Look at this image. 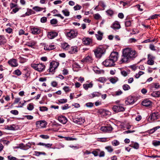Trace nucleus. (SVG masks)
<instances>
[{"instance_id": "obj_1", "label": "nucleus", "mask_w": 160, "mask_h": 160, "mask_svg": "<svg viewBox=\"0 0 160 160\" xmlns=\"http://www.w3.org/2000/svg\"><path fill=\"white\" fill-rule=\"evenodd\" d=\"M138 56L137 52L134 49L130 48L123 49L120 62L121 63H127L133 60Z\"/></svg>"}, {"instance_id": "obj_2", "label": "nucleus", "mask_w": 160, "mask_h": 160, "mask_svg": "<svg viewBox=\"0 0 160 160\" xmlns=\"http://www.w3.org/2000/svg\"><path fill=\"white\" fill-rule=\"evenodd\" d=\"M93 51L96 57L97 58H100L104 53L105 50L102 46H100L97 48Z\"/></svg>"}, {"instance_id": "obj_3", "label": "nucleus", "mask_w": 160, "mask_h": 160, "mask_svg": "<svg viewBox=\"0 0 160 160\" xmlns=\"http://www.w3.org/2000/svg\"><path fill=\"white\" fill-rule=\"evenodd\" d=\"M31 67L34 69L40 72H42L45 69V65L42 63L32 64Z\"/></svg>"}, {"instance_id": "obj_4", "label": "nucleus", "mask_w": 160, "mask_h": 160, "mask_svg": "<svg viewBox=\"0 0 160 160\" xmlns=\"http://www.w3.org/2000/svg\"><path fill=\"white\" fill-rule=\"evenodd\" d=\"M78 32L76 30H71L66 32V36L69 39L76 38Z\"/></svg>"}, {"instance_id": "obj_5", "label": "nucleus", "mask_w": 160, "mask_h": 160, "mask_svg": "<svg viewBox=\"0 0 160 160\" xmlns=\"http://www.w3.org/2000/svg\"><path fill=\"white\" fill-rule=\"evenodd\" d=\"M159 117V113L158 112H153L150 114L149 117L148 118V120L149 121L150 120L153 121L158 119Z\"/></svg>"}, {"instance_id": "obj_6", "label": "nucleus", "mask_w": 160, "mask_h": 160, "mask_svg": "<svg viewBox=\"0 0 160 160\" xmlns=\"http://www.w3.org/2000/svg\"><path fill=\"white\" fill-rule=\"evenodd\" d=\"M118 52H112L111 53L109 58L115 63L118 60Z\"/></svg>"}, {"instance_id": "obj_7", "label": "nucleus", "mask_w": 160, "mask_h": 160, "mask_svg": "<svg viewBox=\"0 0 160 160\" xmlns=\"http://www.w3.org/2000/svg\"><path fill=\"white\" fill-rule=\"evenodd\" d=\"M103 64L106 67H111L113 66L115 63L109 58L107 59L102 62Z\"/></svg>"}, {"instance_id": "obj_8", "label": "nucleus", "mask_w": 160, "mask_h": 160, "mask_svg": "<svg viewBox=\"0 0 160 160\" xmlns=\"http://www.w3.org/2000/svg\"><path fill=\"white\" fill-rule=\"evenodd\" d=\"M112 109L114 112L117 113L120 112H123L125 110V108L121 105L114 106Z\"/></svg>"}, {"instance_id": "obj_9", "label": "nucleus", "mask_w": 160, "mask_h": 160, "mask_svg": "<svg viewBox=\"0 0 160 160\" xmlns=\"http://www.w3.org/2000/svg\"><path fill=\"white\" fill-rule=\"evenodd\" d=\"M31 31L33 34H37L40 33L41 30L40 28L34 27L31 28Z\"/></svg>"}, {"instance_id": "obj_10", "label": "nucleus", "mask_w": 160, "mask_h": 160, "mask_svg": "<svg viewBox=\"0 0 160 160\" xmlns=\"http://www.w3.org/2000/svg\"><path fill=\"white\" fill-rule=\"evenodd\" d=\"M135 98L132 96L129 97L125 101L126 104L127 105L132 104L135 102Z\"/></svg>"}, {"instance_id": "obj_11", "label": "nucleus", "mask_w": 160, "mask_h": 160, "mask_svg": "<svg viewBox=\"0 0 160 160\" xmlns=\"http://www.w3.org/2000/svg\"><path fill=\"white\" fill-rule=\"evenodd\" d=\"M58 120L60 122L63 124H66L67 121V118L61 115L58 117Z\"/></svg>"}, {"instance_id": "obj_12", "label": "nucleus", "mask_w": 160, "mask_h": 160, "mask_svg": "<svg viewBox=\"0 0 160 160\" xmlns=\"http://www.w3.org/2000/svg\"><path fill=\"white\" fill-rule=\"evenodd\" d=\"M99 112L104 116H109L111 114L110 112L103 109L99 110Z\"/></svg>"}, {"instance_id": "obj_13", "label": "nucleus", "mask_w": 160, "mask_h": 160, "mask_svg": "<svg viewBox=\"0 0 160 160\" xmlns=\"http://www.w3.org/2000/svg\"><path fill=\"white\" fill-rule=\"evenodd\" d=\"M112 128L111 126H104L101 127V130L104 132H109L111 131L112 130Z\"/></svg>"}, {"instance_id": "obj_14", "label": "nucleus", "mask_w": 160, "mask_h": 160, "mask_svg": "<svg viewBox=\"0 0 160 160\" xmlns=\"http://www.w3.org/2000/svg\"><path fill=\"white\" fill-rule=\"evenodd\" d=\"M73 122L78 124H82L84 122V120L81 117L75 118L73 119Z\"/></svg>"}, {"instance_id": "obj_15", "label": "nucleus", "mask_w": 160, "mask_h": 160, "mask_svg": "<svg viewBox=\"0 0 160 160\" xmlns=\"http://www.w3.org/2000/svg\"><path fill=\"white\" fill-rule=\"evenodd\" d=\"M55 48V45L53 44H49L44 46V49L45 50H51Z\"/></svg>"}, {"instance_id": "obj_16", "label": "nucleus", "mask_w": 160, "mask_h": 160, "mask_svg": "<svg viewBox=\"0 0 160 160\" xmlns=\"http://www.w3.org/2000/svg\"><path fill=\"white\" fill-rule=\"evenodd\" d=\"M8 63L11 66L13 67H17L18 65L17 61L15 59H13L9 60L8 61Z\"/></svg>"}, {"instance_id": "obj_17", "label": "nucleus", "mask_w": 160, "mask_h": 160, "mask_svg": "<svg viewBox=\"0 0 160 160\" xmlns=\"http://www.w3.org/2000/svg\"><path fill=\"white\" fill-rule=\"evenodd\" d=\"M92 57L90 56H88L81 60L82 62H92Z\"/></svg>"}, {"instance_id": "obj_18", "label": "nucleus", "mask_w": 160, "mask_h": 160, "mask_svg": "<svg viewBox=\"0 0 160 160\" xmlns=\"http://www.w3.org/2000/svg\"><path fill=\"white\" fill-rule=\"evenodd\" d=\"M58 35V33L55 32H48V37L50 39H52L56 37Z\"/></svg>"}, {"instance_id": "obj_19", "label": "nucleus", "mask_w": 160, "mask_h": 160, "mask_svg": "<svg viewBox=\"0 0 160 160\" xmlns=\"http://www.w3.org/2000/svg\"><path fill=\"white\" fill-rule=\"evenodd\" d=\"M153 57L150 54L148 55V60L147 64L148 65H152L154 64V61L153 60Z\"/></svg>"}, {"instance_id": "obj_20", "label": "nucleus", "mask_w": 160, "mask_h": 160, "mask_svg": "<svg viewBox=\"0 0 160 160\" xmlns=\"http://www.w3.org/2000/svg\"><path fill=\"white\" fill-rule=\"evenodd\" d=\"M78 47L76 46L72 47L68 51L69 53L72 54L75 53L78 51Z\"/></svg>"}, {"instance_id": "obj_21", "label": "nucleus", "mask_w": 160, "mask_h": 160, "mask_svg": "<svg viewBox=\"0 0 160 160\" xmlns=\"http://www.w3.org/2000/svg\"><path fill=\"white\" fill-rule=\"evenodd\" d=\"M36 124L40 126L41 128H44L46 126L47 123L45 121H38L36 122Z\"/></svg>"}, {"instance_id": "obj_22", "label": "nucleus", "mask_w": 160, "mask_h": 160, "mask_svg": "<svg viewBox=\"0 0 160 160\" xmlns=\"http://www.w3.org/2000/svg\"><path fill=\"white\" fill-rule=\"evenodd\" d=\"M83 43L85 45H88L92 42V40L89 38H84L82 39Z\"/></svg>"}, {"instance_id": "obj_23", "label": "nucleus", "mask_w": 160, "mask_h": 160, "mask_svg": "<svg viewBox=\"0 0 160 160\" xmlns=\"http://www.w3.org/2000/svg\"><path fill=\"white\" fill-rule=\"evenodd\" d=\"M142 105L146 107H148L151 105V102L148 99L144 100L142 101Z\"/></svg>"}, {"instance_id": "obj_24", "label": "nucleus", "mask_w": 160, "mask_h": 160, "mask_svg": "<svg viewBox=\"0 0 160 160\" xmlns=\"http://www.w3.org/2000/svg\"><path fill=\"white\" fill-rule=\"evenodd\" d=\"M112 27L113 29L116 30L120 28L121 26L118 22H115L113 23Z\"/></svg>"}, {"instance_id": "obj_25", "label": "nucleus", "mask_w": 160, "mask_h": 160, "mask_svg": "<svg viewBox=\"0 0 160 160\" xmlns=\"http://www.w3.org/2000/svg\"><path fill=\"white\" fill-rule=\"evenodd\" d=\"M16 126L14 124L6 126L5 128L6 129L10 130H14L15 129Z\"/></svg>"}, {"instance_id": "obj_26", "label": "nucleus", "mask_w": 160, "mask_h": 160, "mask_svg": "<svg viewBox=\"0 0 160 160\" xmlns=\"http://www.w3.org/2000/svg\"><path fill=\"white\" fill-rule=\"evenodd\" d=\"M160 86V85L158 83H152L150 85V89L151 90H153L154 88L157 89L159 88Z\"/></svg>"}, {"instance_id": "obj_27", "label": "nucleus", "mask_w": 160, "mask_h": 160, "mask_svg": "<svg viewBox=\"0 0 160 160\" xmlns=\"http://www.w3.org/2000/svg\"><path fill=\"white\" fill-rule=\"evenodd\" d=\"M59 65V63L58 62L53 61H52L50 64V65L56 69Z\"/></svg>"}, {"instance_id": "obj_28", "label": "nucleus", "mask_w": 160, "mask_h": 160, "mask_svg": "<svg viewBox=\"0 0 160 160\" xmlns=\"http://www.w3.org/2000/svg\"><path fill=\"white\" fill-rule=\"evenodd\" d=\"M98 34H96V37L98 40H101L102 39L103 33L100 31L98 32Z\"/></svg>"}, {"instance_id": "obj_29", "label": "nucleus", "mask_w": 160, "mask_h": 160, "mask_svg": "<svg viewBox=\"0 0 160 160\" xmlns=\"http://www.w3.org/2000/svg\"><path fill=\"white\" fill-rule=\"evenodd\" d=\"M62 48L65 50H68L70 46L67 43H64L61 44Z\"/></svg>"}, {"instance_id": "obj_30", "label": "nucleus", "mask_w": 160, "mask_h": 160, "mask_svg": "<svg viewBox=\"0 0 160 160\" xmlns=\"http://www.w3.org/2000/svg\"><path fill=\"white\" fill-rule=\"evenodd\" d=\"M15 148H20L23 150H27L28 149V148H26V146L22 143L19 144L17 146L15 147Z\"/></svg>"}, {"instance_id": "obj_31", "label": "nucleus", "mask_w": 160, "mask_h": 160, "mask_svg": "<svg viewBox=\"0 0 160 160\" xmlns=\"http://www.w3.org/2000/svg\"><path fill=\"white\" fill-rule=\"evenodd\" d=\"M152 96L155 97L160 96V91L153 92L151 94Z\"/></svg>"}, {"instance_id": "obj_32", "label": "nucleus", "mask_w": 160, "mask_h": 160, "mask_svg": "<svg viewBox=\"0 0 160 160\" xmlns=\"http://www.w3.org/2000/svg\"><path fill=\"white\" fill-rule=\"evenodd\" d=\"M92 86L93 84L92 83V82L89 84H85L83 85V88L86 90L88 89V88L92 87Z\"/></svg>"}, {"instance_id": "obj_33", "label": "nucleus", "mask_w": 160, "mask_h": 160, "mask_svg": "<svg viewBox=\"0 0 160 160\" xmlns=\"http://www.w3.org/2000/svg\"><path fill=\"white\" fill-rule=\"evenodd\" d=\"M36 43V42L35 41L32 40L30 42H27L26 45L28 47H32L33 46H34Z\"/></svg>"}, {"instance_id": "obj_34", "label": "nucleus", "mask_w": 160, "mask_h": 160, "mask_svg": "<svg viewBox=\"0 0 160 160\" xmlns=\"http://www.w3.org/2000/svg\"><path fill=\"white\" fill-rule=\"evenodd\" d=\"M6 40L3 36L0 35V44H3L6 42Z\"/></svg>"}, {"instance_id": "obj_35", "label": "nucleus", "mask_w": 160, "mask_h": 160, "mask_svg": "<svg viewBox=\"0 0 160 160\" xmlns=\"http://www.w3.org/2000/svg\"><path fill=\"white\" fill-rule=\"evenodd\" d=\"M92 96H91V97L93 98L94 97H98L101 95V94L98 92H94L91 94Z\"/></svg>"}, {"instance_id": "obj_36", "label": "nucleus", "mask_w": 160, "mask_h": 160, "mask_svg": "<svg viewBox=\"0 0 160 160\" xmlns=\"http://www.w3.org/2000/svg\"><path fill=\"white\" fill-rule=\"evenodd\" d=\"M118 80V78L116 77L112 78L110 79V82L112 83H115Z\"/></svg>"}, {"instance_id": "obj_37", "label": "nucleus", "mask_w": 160, "mask_h": 160, "mask_svg": "<svg viewBox=\"0 0 160 160\" xmlns=\"http://www.w3.org/2000/svg\"><path fill=\"white\" fill-rule=\"evenodd\" d=\"M32 9L36 12L42 11L43 9V8L38 6H35L33 7Z\"/></svg>"}, {"instance_id": "obj_38", "label": "nucleus", "mask_w": 160, "mask_h": 160, "mask_svg": "<svg viewBox=\"0 0 160 160\" xmlns=\"http://www.w3.org/2000/svg\"><path fill=\"white\" fill-rule=\"evenodd\" d=\"M144 73V72L142 71H140L138 73H136L135 75V77L136 78H139Z\"/></svg>"}, {"instance_id": "obj_39", "label": "nucleus", "mask_w": 160, "mask_h": 160, "mask_svg": "<svg viewBox=\"0 0 160 160\" xmlns=\"http://www.w3.org/2000/svg\"><path fill=\"white\" fill-rule=\"evenodd\" d=\"M34 106L32 103H29L27 106V109L29 111L32 110Z\"/></svg>"}, {"instance_id": "obj_40", "label": "nucleus", "mask_w": 160, "mask_h": 160, "mask_svg": "<svg viewBox=\"0 0 160 160\" xmlns=\"http://www.w3.org/2000/svg\"><path fill=\"white\" fill-rule=\"evenodd\" d=\"M35 155L37 156H39L41 155H45L46 153L44 152H39L36 151L35 152Z\"/></svg>"}, {"instance_id": "obj_41", "label": "nucleus", "mask_w": 160, "mask_h": 160, "mask_svg": "<svg viewBox=\"0 0 160 160\" xmlns=\"http://www.w3.org/2000/svg\"><path fill=\"white\" fill-rule=\"evenodd\" d=\"M63 138H64L65 140L67 141H73L77 139L76 138H72L69 137H63Z\"/></svg>"}, {"instance_id": "obj_42", "label": "nucleus", "mask_w": 160, "mask_h": 160, "mask_svg": "<svg viewBox=\"0 0 160 160\" xmlns=\"http://www.w3.org/2000/svg\"><path fill=\"white\" fill-rule=\"evenodd\" d=\"M62 12L64 15L65 16H68L69 15V12L66 9L63 10L62 11Z\"/></svg>"}, {"instance_id": "obj_43", "label": "nucleus", "mask_w": 160, "mask_h": 160, "mask_svg": "<svg viewBox=\"0 0 160 160\" xmlns=\"http://www.w3.org/2000/svg\"><path fill=\"white\" fill-rule=\"evenodd\" d=\"M160 128V126H158L153 128L150 129L149 131V132L151 133H153L156 130Z\"/></svg>"}, {"instance_id": "obj_44", "label": "nucleus", "mask_w": 160, "mask_h": 160, "mask_svg": "<svg viewBox=\"0 0 160 160\" xmlns=\"http://www.w3.org/2000/svg\"><path fill=\"white\" fill-rule=\"evenodd\" d=\"M106 12L108 15L110 16H112L114 14V12L111 9H109L106 11Z\"/></svg>"}, {"instance_id": "obj_45", "label": "nucleus", "mask_w": 160, "mask_h": 160, "mask_svg": "<svg viewBox=\"0 0 160 160\" xmlns=\"http://www.w3.org/2000/svg\"><path fill=\"white\" fill-rule=\"evenodd\" d=\"M123 89L125 91L128 90L130 89V86L128 84H125L122 86Z\"/></svg>"}, {"instance_id": "obj_46", "label": "nucleus", "mask_w": 160, "mask_h": 160, "mask_svg": "<svg viewBox=\"0 0 160 160\" xmlns=\"http://www.w3.org/2000/svg\"><path fill=\"white\" fill-rule=\"evenodd\" d=\"M82 8V6L80 5L77 4V5L73 7V9L75 11L80 10Z\"/></svg>"}, {"instance_id": "obj_47", "label": "nucleus", "mask_w": 160, "mask_h": 160, "mask_svg": "<svg viewBox=\"0 0 160 160\" xmlns=\"http://www.w3.org/2000/svg\"><path fill=\"white\" fill-rule=\"evenodd\" d=\"M105 148L109 152H112L113 151V149L111 146L106 147Z\"/></svg>"}, {"instance_id": "obj_48", "label": "nucleus", "mask_w": 160, "mask_h": 160, "mask_svg": "<svg viewBox=\"0 0 160 160\" xmlns=\"http://www.w3.org/2000/svg\"><path fill=\"white\" fill-rule=\"evenodd\" d=\"M112 145L114 146H117L119 144V142L116 140L112 141Z\"/></svg>"}, {"instance_id": "obj_49", "label": "nucleus", "mask_w": 160, "mask_h": 160, "mask_svg": "<svg viewBox=\"0 0 160 160\" xmlns=\"http://www.w3.org/2000/svg\"><path fill=\"white\" fill-rule=\"evenodd\" d=\"M56 69V68H52V67L50 65L49 68L48 70V71L49 72H51L52 73H53L55 72Z\"/></svg>"}, {"instance_id": "obj_50", "label": "nucleus", "mask_w": 160, "mask_h": 160, "mask_svg": "<svg viewBox=\"0 0 160 160\" xmlns=\"http://www.w3.org/2000/svg\"><path fill=\"white\" fill-rule=\"evenodd\" d=\"M99 5L101 6L103 8V10L104 9V8L106 7V5L104 2L102 1H100L99 2Z\"/></svg>"}, {"instance_id": "obj_51", "label": "nucleus", "mask_w": 160, "mask_h": 160, "mask_svg": "<svg viewBox=\"0 0 160 160\" xmlns=\"http://www.w3.org/2000/svg\"><path fill=\"white\" fill-rule=\"evenodd\" d=\"M8 158L9 160H19L16 157L12 156L11 155L8 156Z\"/></svg>"}, {"instance_id": "obj_52", "label": "nucleus", "mask_w": 160, "mask_h": 160, "mask_svg": "<svg viewBox=\"0 0 160 160\" xmlns=\"http://www.w3.org/2000/svg\"><path fill=\"white\" fill-rule=\"evenodd\" d=\"M125 25L126 27H130L131 25V21H127L125 22Z\"/></svg>"}, {"instance_id": "obj_53", "label": "nucleus", "mask_w": 160, "mask_h": 160, "mask_svg": "<svg viewBox=\"0 0 160 160\" xmlns=\"http://www.w3.org/2000/svg\"><path fill=\"white\" fill-rule=\"evenodd\" d=\"M58 22V21L55 19H52L50 21V23L52 24H55Z\"/></svg>"}, {"instance_id": "obj_54", "label": "nucleus", "mask_w": 160, "mask_h": 160, "mask_svg": "<svg viewBox=\"0 0 160 160\" xmlns=\"http://www.w3.org/2000/svg\"><path fill=\"white\" fill-rule=\"evenodd\" d=\"M10 113L14 115H17L18 114V112L17 110H12Z\"/></svg>"}, {"instance_id": "obj_55", "label": "nucleus", "mask_w": 160, "mask_h": 160, "mask_svg": "<svg viewBox=\"0 0 160 160\" xmlns=\"http://www.w3.org/2000/svg\"><path fill=\"white\" fill-rule=\"evenodd\" d=\"M149 48L152 51H156V49H155V46L153 45L152 44H151L149 45Z\"/></svg>"}, {"instance_id": "obj_56", "label": "nucleus", "mask_w": 160, "mask_h": 160, "mask_svg": "<svg viewBox=\"0 0 160 160\" xmlns=\"http://www.w3.org/2000/svg\"><path fill=\"white\" fill-rule=\"evenodd\" d=\"M86 105L87 107L91 108L93 106V104L92 102H89L86 103Z\"/></svg>"}, {"instance_id": "obj_57", "label": "nucleus", "mask_w": 160, "mask_h": 160, "mask_svg": "<svg viewBox=\"0 0 160 160\" xmlns=\"http://www.w3.org/2000/svg\"><path fill=\"white\" fill-rule=\"evenodd\" d=\"M40 110L41 111H47L48 110V108L46 107L42 106L40 107Z\"/></svg>"}, {"instance_id": "obj_58", "label": "nucleus", "mask_w": 160, "mask_h": 160, "mask_svg": "<svg viewBox=\"0 0 160 160\" xmlns=\"http://www.w3.org/2000/svg\"><path fill=\"white\" fill-rule=\"evenodd\" d=\"M59 102L60 103H63L66 102H67V99H63L58 100Z\"/></svg>"}, {"instance_id": "obj_59", "label": "nucleus", "mask_w": 160, "mask_h": 160, "mask_svg": "<svg viewBox=\"0 0 160 160\" xmlns=\"http://www.w3.org/2000/svg\"><path fill=\"white\" fill-rule=\"evenodd\" d=\"M40 137L44 139H48L49 138V136L47 135H41Z\"/></svg>"}, {"instance_id": "obj_60", "label": "nucleus", "mask_w": 160, "mask_h": 160, "mask_svg": "<svg viewBox=\"0 0 160 160\" xmlns=\"http://www.w3.org/2000/svg\"><path fill=\"white\" fill-rule=\"evenodd\" d=\"M14 73L15 74L18 76L20 75L21 74V71L18 69L15 70L14 72Z\"/></svg>"}, {"instance_id": "obj_61", "label": "nucleus", "mask_w": 160, "mask_h": 160, "mask_svg": "<svg viewBox=\"0 0 160 160\" xmlns=\"http://www.w3.org/2000/svg\"><path fill=\"white\" fill-rule=\"evenodd\" d=\"M94 16L95 19L97 20L99 19L101 17L100 15L98 13L95 14Z\"/></svg>"}, {"instance_id": "obj_62", "label": "nucleus", "mask_w": 160, "mask_h": 160, "mask_svg": "<svg viewBox=\"0 0 160 160\" xmlns=\"http://www.w3.org/2000/svg\"><path fill=\"white\" fill-rule=\"evenodd\" d=\"M153 144L154 146L160 145V141H157L153 142Z\"/></svg>"}, {"instance_id": "obj_63", "label": "nucleus", "mask_w": 160, "mask_h": 160, "mask_svg": "<svg viewBox=\"0 0 160 160\" xmlns=\"http://www.w3.org/2000/svg\"><path fill=\"white\" fill-rule=\"evenodd\" d=\"M47 18L45 17H43L41 19V22L42 23H44L46 22Z\"/></svg>"}, {"instance_id": "obj_64", "label": "nucleus", "mask_w": 160, "mask_h": 160, "mask_svg": "<svg viewBox=\"0 0 160 160\" xmlns=\"http://www.w3.org/2000/svg\"><path fill=\"white\" fill-rule=\"evenodd\" d=\"M68 104H65L62 107V108L63 110H66L69 107H68Z\"/></svg>"}]
</instances>
